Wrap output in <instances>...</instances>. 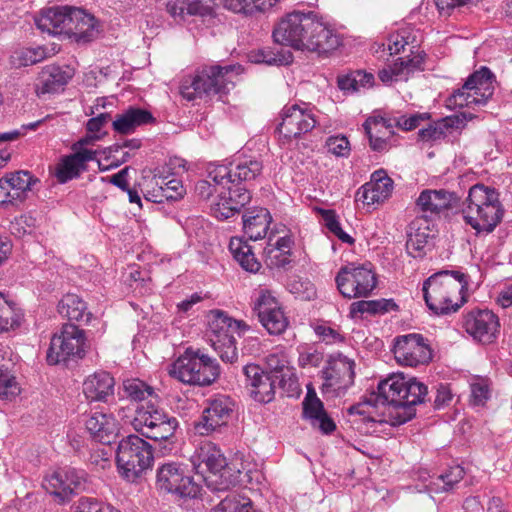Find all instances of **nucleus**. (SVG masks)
I'll use <instances>...</instances> for the list:
<instances>
[{
    "label": "nucleus",
    "mask_w": 512,
    "mask_h": 512,
    "mask_svg": "<svg viewBox=\"0 0 512 512\" xmlns=\"http://www.w3.org/2000/svg\"><path fill=\"white\" fill-rule=\"evenodd\" d=\"M317 121L310 104L286 105L281 111V122L277 129L285 138H297L311 131Z\"/></svg>",
    "instance_id": "nucleus-19"
},
{
    "label": "nucleus",
    "mask_w": 512,
    "mask_h": 512,
    "mask_svg": "<svg viewBox=\"0 0 512 512\" xmlns=\"http://www.w3.org/2000/svg\"><path fill=\"white\" fill-rule=\"evenodd\" d=\"M243 231L251 240L266 236L272 217L266 208H254L243 215Z\"/></svg>",
    "instance_id": "nucleus-35"
},
{
    "label": "nucleus",
    "mask_w": 512,
    "mask_h": 512,
    "mask_svg": "<svg viewBox=\"0 0 512 512\" xmlns=\"http://www.w3.org/2000/svg\"><path fill=\"white\" fill-rule=\"evenodd\" d=\"M200 464L195 467L197 472L203 475L206 486L212 491H226L240 481V474L245 467H231L227 464L226 458L212 443L203 444L198 451Z\"/></svg>",
    "instance_id": "nucleus-8"
},
{
    "label": "nucleus",
    "mask_w": 512,
    "mask_h": 512,
    "mask_svg": "<svg viewBox=\"0 0 512 512\" xmlns=\"http://www.w3.org/2000/svg\"><path fill=\"white\" fill-rule=\"evenodd\" d=\"M20 388L11 371H0V399L11 400L18 395Z\"/></svg>",
    "instance_id": "nucleus-53"
},
{
    "label": "nucleus",
    "mask_w": 512,
    "mask_h": 512,
    "mask_svg": "<svg viewBox=\"0 0 512 512\" xmlns=\"http://www.w3.org/2000/svg\"><path fill=\"white\" fill-rule=\"evenodd\" d=\"M254 310L257 312L259 321L270 334H281L287 328L288 320L270 291L265 289L259 291Z\"/></svg>",
    "instance_id": "nucleus-24"
},
{
    "label": "nucleus",
    "mask_w": 512,
    "mask_h": 512,
    "mask_svg": "<svg viewBox=\"0 0 512 512\" xmlns=\"http://www.w3.org/2000/svg\"><path fill=\"white\" fill-rule=\"evenodd\" d=\"M245 387L253 400L259 403H269L275 397L278 376L264 371L257 364H247L243 367Z\"/></svg>",
    "instance_id": "nucleus-21"
},
{
    "label": "nucleus",
    "mask_w": 512,
    "mask_h": 512,
    "mask_svg": "<svg viewBox=\"0 0 512 512\" xmlns=\"http://www.w3.org/2000/svg\"><path fill=\"white\" fill-rule=\"evenodd\" d=\"M372 150L382 152L387 148L386 134H391L393 123L381 116L369 117L363 124Z\"/></svg>",
    "instance_id": "nucleus-37"
},
{
    "label": "nucleus",
    "mask_w": 512,
    "mask_h": 512,
    "mask_svg": "<svg viewBox=\"0 0 512 512\" xmlns=\"http://www.w3.org/2000/svg\"><path fill=\"white\" fill-rule=\"evenodd\" d=\"M335 281L339 292L349 299L369 296L377 284L375 273L371 268L354 264L342 267Z\"/></svg>",
    "instance_id": "nucleus-17"
},
{
    "label": "nucleus",
    "mask_w": 512,
    "mask_h": 512,
    "mask_svg": "<svg viewBox=\"0 0 512 512\" xmlns=\"http://www.w3.org/2000/svg\"><path fill=\"white\" fill-rule=\"evenodd\" d=\"M32 50L30 48H17L10 56V64L14 68L27 67L32 64Z\"/></svg>",
    "instance_id": "nucleus-63"
},
{
    "label": "nucleus",
    "mask_w": 512,
    "mask_h": 512,
    "mask_svg": "<svg viewBox=\"0 0 512 512\" xmlns=\"http://www.w3.org/2000/svg\"><path fill=\"white\" fill-rule=\"evenodd\" d=\"M393 181L384 170L375 171L371 181L366 183L357 192V197L366 205L383 202L392 192Z\"/></svg>",
    "instance_id": "nucleus-29"
},
{
    "label": "nucleus",
    "mask_w": 512,
    "mask_h": 512,
    "mask_svg": "<svg viewBox=\"0 0 512 512\" xmlns=\"http://www.w3.org/2000/svg\"><path fill=\"white\" fill-rule=\"evenodd\" d=\"M211 512H256L249 498L230 494L215 506Z\"/></svg>",
    "instance_id": "nucleus-50"
},
{
    "label": "nucleus",
    "mask_w": 512,
    "mask_h": 512,
    "mask_svg": "<svg viewBox=\"0 0 512 512\" xmlns=\"http://www.w3.org/2000/svg\"><path fill=\"white\" fill-rule=\"evenodd\" d=\"M166 7L176 22L184 21L186 15L207 16L212 12V9L201 0H170Z\"/></svg>",
    "instance_id": "nucleus-38"
},
{
    "label": "nucleus",
    "mask_w": 512,
    "mask_h": 512,
    "mask_svg": "<svg viewBox=\"0 0 512 512\" xmlns=\"http://www.w3.org/2000/svg\"><path fill=\"white\" fill-rule=\"evenodd\" d=\"M241 71L240 65L204 67L182 82L180 93L188 101L204 96L225 94L234 87Z\"/></svg>",
    "instance_id": "nucleus-5"
},
{
    "label": "nucleus",
    "mask_w": 512,
    "mask_h": 512,
    "mask_svg": "<svg viewBox=\"0 0 512 512\" xmlns=\"http://www.w3.org/2000/svg\"><path fill=\"white\" fill-rule=\"evenodd\" d=\"M462 213L477 233H491L501 222L504 209L494 188L476 184L469 189Z\"/></svg>",
    "instance_id": "nucleus-4"
},
{
    "label": "nucleus",
    "mask_w": 512,
    "mask_h": 512,
    "mask_svg": "<svg viewBox=\"0 0 512 512\" xmlns=\"http://www.w3.org/2000/svg\"><path fill=\"white\" fill-rule=\"evenodd\" d=\"M41 485L59 504H64L75 494L88 490L90 480L84 470L64 467L47 472Z\"/></svg>",
    "instance_id": "nucleus-14"
},
{
    "label": "nucleus",
    "mask_w": 512,
    "mask_h": 512,
    "mask_svg": "<svg viewBox=\"0 0 512 512\" xmlns=\"http://www.w3.org/2000/svg\"><path fill=\"white\" fill-rule=\"evenodd\" d=\"M131 424L135 431L154 441H169L179 426L178 420L161 408L156 400H148L138 406Z\"/></svg>",
    "instance_id": "nucleus-10"
},
{
    "label": "nucleus",
    "mask_w": 512,
    "mask_h": 512,
    "mask_svg": "<svg viewBox=\"0 0 512 512\" xmlns=\"http://www.w3.org/2000/svg\"><path fill=\"white\" fill-rule=\"evenodd\" d=\"M116 461L121 476L129 482H135L150 468L153 461L152 448L139 436L128 435L118 444Z\"/></svg>",
    "instance_id": "nucleus-11"
},
{
    "label": "nucleus",
    "mask_w": 512,
    "mask_h": 512,
    "mask_svg": "<svg viewBox=\"0 0 512 512\" xmlns=\"http://www.w3.org/2000/svg\"><path fill=\"white\" fill-rule=\"evenodd\" d=\"M458 201L459 198L454 192L445 189H426L420 193L416 205L423 213L420 217H425L429 221L439 217L441 212L456 206Z\"/></svg>",
    "instance_id": "nucleus-25"
},
{
    "label": "nucleus",
    "mask_w": 512,
    "mask_h": 512,
    "mask_svg": "<svg viewBox=\"0 0 512 512\" xmlns=\"http://www.w3.org/2000/svg\"><path fill=\"white\" fill-rule=\"evenodd\" d=\"M323 360V354L317 350L307 349L299 354L298 364L302 368L318 367Z\"/></svg>",
    "instance_id": "nucleus-62"
},
{
    "label": "nucleus",
    "mask_w": 512,
    "mask_h": 512,
    "mask_svg": "<svg viewBox=\"0 0 512 512\" xmlns=\"http://www.w3.org/2000/svg\"><path fill=\"white\" fill-rule=\"evenodd\" d=\"M23 314L17 310L15 304L0 293V332L18 327Z\"/></svg>",
    "instance_id": "nucleus-46"
},
{
    "label": "nucleus",
    "mask_w": 512,
    "mask_h": 512,
    "mask_svg": "<svg viewBox=\"0 0 512 512\" xmlns=\"http://www.w3.org/2000/svg\"><path fill=\"white\" fill-rule=\"evenodd\" d=\"M68 76L57 66H47L40 75L42 83L41 90L38 93H53L59 90L67 83Z\"/></svg>",
    "instance_id": "nucleus-45"
},
{
    "label": "nucleus",
    "mask_w": 512,
    "mask_h": 512,
    "mask_svg": "<svg viewBox=\"0 0 512 512\" xmlns=\"http://www.w3.org/2000/svg\"><path fill=\"white\" fill-rule=\"evenodd\" d=\"M151 184L157 186V191L163 194L164 201H175L183 196L184 187L176 178L168 180L166 176L154 175Z\"/></svg>",
    "instance_id": "nucleus-47"
},
{
    "label": "nucleus",
    "mask_w": 512,
    "mask_h": 512,
    "mask_svg": "<svg viewBox=\"0 0 512 512\" xmlns=\"http://www.w3.org/2000/svg\"><path fill=\"white\" fill-rule=\"evenodd\" d=\"M303 414L314 427H318L323 433L328 434L335 430V423L325 412L321 400L311 390H308L303 401Z\"/></svg>",
    "instance_id": "nucleus-32"
},
{
    "label": "nucleus",
    "mask_w": 512,
    "mask_h": 512,
    "mask_svg": "<svg viewBox=\"0 0 512 512\" xmlns=\"http://www.w3.org/2000/svg\"><path fill=\"white\" fill-rule=\"evenodd\" d=\"M126 396L133 401L157 400L154 389L139 379H128L123 382Z\"/></svg>",
    "instance_id": "nucleus-48"
},
{
    "label": "nucleus",
    "mask_w": 512,
    "mask_h": 512,
    "mask_svg": "<svg viewBox=\"0 0 512 512\" xmlns=\"http://www.w3.org/2000/svg\"><path fill=\"white\" fill-rule=\"evenodd\" d=\"M233 408L234 403L228 396L218 395L209 400L201 419L195 424V430L200 435H209L217 431L228 423Z\"/></svg>",
    "instance_id": "nucleus-22"
},
{
    "label": "nucleus",
    "mask_w": 512,
    "mask_h": 512,
    "mask_svg": "<svg viewBox=\"0 0 512 512\" xmlns=\"http://www.w3.org/2000/svg\"><path fill=\"white\" fill-rule=\"evenodd\" d=\"M31 220L32 217L26 214L15 218V220L10 223L11 233L18 238L30 235L32 227Z\"/></svg>",
    "instance_id": "nucleus-60"
},
{
    "label": "nucleus",
    "mask_w": 512,
    "mask_h": 512,
    "mask_svg": "<svg viewBox=\"0 0 512 512\" xmlns=\"http://www.w3.org/2000/svg\"><path fill=\"white\" fill-rule=\"evenodd\" d=\"M154 121L153 115L145 109L129 107L123 113L118 114L112 122L113 129L120 134H130L139 126Z\"/></svg>",
    "instance_id": "nucleus-34"
},
{
    "label": "nucleus",
    "mask_w": 512,
    "mask_h": 512,
    "mask_svg": "<svg viewBox=\"0 0 512 512\" xmlns=\"http://www.w3.org/2000/svg\"><path fill=\"white\" fill-rule=\"evenodd\" d=\"M142 146V142L140 139L133 138L129 140H125L123 143H115L104 150V155L106 160H111V162H115L116 159H119L118 153L123 149H131L138 150Z\"/></svg>",
    "instance_id": "nucleus-55"
},
{
    "label": "nucleus",
    "mask_w": 512,
    "mask_h": 512,
    "mask_svg": "<svg viewBox=\"0 0 512 512\" xmlns=\"http://www.w3.org/2000/svg\"><path fill=\"white\" fill-rule=\"evenodd\" d=\"M393 353L398 363L416 367L427 364L432 358L430 346L421 334H407L395 339Z\"/></svg>",
    "instance_id": "nucleus-20"
},
{
    "label": "nucleus",
    "mask_w": 512,
    "mask_h": 512,
    "mask_svg": "<svg viewBox=\"0 0 512 512\" xmlns=\"http://www.w3.org/2000/svg\"><path fill=\"white\" fill-rule=\"evenodd\" d=\"M468 276L460 271L442 270L427 278L422 286L429 310L436 315L457 312L466 302Z\"/></svg>",
    "instance_id": "nucleus-3"
},
{
    "label": "nucleus",
    "mask_w": 512,
    "mask_h": 512,
    "mask_svg": "<svg viewBox=\"0 0 512 512\" xmlns=\"http://www.w3.org/2000/svg\"><path fill=\"white\" fill-rule=\"evenodd\" d=\"M3 178L9 181V189L17 205L21 204L27 198V194L31 190L32 174L29 171L21 170Z\"/></svg>",
    "instance_id": "nucleus-43"
},
{
    "label": "nucleus",
    "mask_w": 512,
    "mask_h": 512,
    "mask_svg": "<svg viewBox=\"0 0 512 512\" xmlns=\"http://www.w3.org/2000/svg\"><path fill=\"white\" fill-rule=\"evenodd\" d=\"M169 375L189 385L208 386L220 375L215 359L200 349L187 348L169 367Z\"/></svg>",
    "instance_id": "nucleus-7"
},
{
    "label": "nucleus",
    "mask_w": 512,
    "mask_h": 512,
    "mask_svg": "<svg viewBox=\"0 0 512 512\" xmlns=\"http://www.w3.org/2000/svg\"><path fill=\"white\" fill-rule=\"evenodd\" d=\"M464 469L457 465L450 467L445 473L438 476L437 481L441 482L442 485L438 483H433L436 488H430L431 491L439 492V491H449L453 489L454 485L460 482L464 477Z\"/></svg>",
    "instance_id": "nucleus-51"
},
{
    "label": "nucleus",
    "mask_w": 512,
    "mask_h": 512,
    "mask_svg": "<svg viewBox=\"0 0 512 512\" xmlns=\"http://www.w3.org/2000/svg\"><path fill=\"white\" fill-rule=\"evenodd\" d=\"M85 332L72 323L63 324L55 333L46 352L49 365L65 364L83 359L86 355Z\"/></svg>",
    "instance_id": "nucleus-12"
},
{
    "label": "nucleus",
    "mask_w": 512,
    "mask_h": 512,
    "mask_svg": "<svg viewBox=\"0 0 512 512\" xmlns=\"http://www.w3.org/2000/svg\"><path fill=\"white\" fill-rule=\"evenodd\" d=\"M220 190L209 176L206 180H199L195 185V193L202 199H210L214 192L218 195Z\"/></svg>",
    "instance_id": "nucleus-64"
},
{
    "label": "nucleus",
    "mask_w": 512,
    "mask_h": 512,
    "mask_svg": "<svg viewBox=\"0 0 512 512\" xmlns=\"http://www.w3.org/2000/svg\"><path fill=\"white\" fill-rule=\"evenodd\" d=\"M242 323L233 320L224 312L211 311L206 336L219 357L228 363L238 358L235 334H240Z\"/></svg>",
    "instance_id": "nucleus-13"
},
{
    "label": "nucleus",
    "mask_w": 512,
    "mask_h": 512,
    "mask_svg": "<svg viewBox=\"0 0 512 512\" xmlns=\"http://www.w3.org/2000/svg\"><path fill=\"white\" fill-rule=\"evenodd\" d=\"M96 151L91 149H81L74 153L64 156L57 164L55 176L59 183H66L81 175L86 171L87 164L95 160Z\"/></svg>",
    "instance_id": "nucleus-27"
},
{
    "label": "nucleus",
    "mask_w": 512,
    "mask_h": 512,
    "mask_svg": "<svg viewBox=\"0 0 512 512\" xmlns=\"http://www.w3.org/2000/svg\"><path fill=\"white\" fill-rule=\"evenodd\" d=\"M292 60V54L290 52L286 54L273 53L270 50H262L256 59L257 62L265 63L268 65H286Z\"/></svg>",
    "instance_id": "nucleus-59"
},
{
    "label": "nucleus",
    "mask_w": 512,
    "mask_h": 512,
    "mask_svg": "<svg viewBox=\"0 0 512 512\" xmlns=\"http://www.w3.org/2000/svg\"><path fill=\"white\" fill-rule=\"evenodd\" d=\"M74 512H119L114 510L108 505L98 501L95 498L81 497L76 506Z\"/></svg>",
    "instance_id": "nucleus-54"
},
{
    "label": "nucleus",
    "mask_w": 512,
    "mask_h": 512,
    "mask_svg": "<svg viewBox=\"0 0 512 512\" xmlns=\"http://www.w3.org/2000/svg\"><path fill=\"white\" fill-rule=\"evenodd\" d=\"M209 177L221 190L211 203L212 214L220 220L228 219L238 213L251 199L249 191L232 179V169L226 165H217L209 170Z\"/></svg>",
    "instance_id": "nucleus-6"
},
{
    "label": "nucleus",
    "mask_w": 512,
    "mask_h": 512,
    "mask_svg": "<svg viewBox=\"0 0 512 512\" xmlns=\"http://www.w3.org/2000/svg\"><path fill=\"white\" fill-rule=\"evenodd\" d=\"M232 169V179L236 181H251L254 180L262 171V163L258 160L244 159L237 162Z\"/></svg>",
    "instance_id": "nucleus-49"
},
{
    "label": "nucleus",
    "mask_w": 512,
    "mask_h": 512,
    "mask_svg": "<svg viewBox=\"0 0 512 512\" xmlns=\"http://www.w3.org/2000/svg\"><path fill=\"white\" fill-rule=\"evenodd\" d=\"M72 7H50L41 11L35 19L38 29L53 35H66Z\"/></svg>",
    "instance_id": "nucleus-30"
},
{
    "label": "nucleus",
    "mask_w": 512,
    "mask_h": 512,
    "mask_svg": "<svg viewBox=\"0 0 512 512\" xmlns=\"http://www.w3.org/2000/svg\"><path fill=\"white\" fill-rule=\"evenodd\" d=\"M463 328L474 339L490 343L499 332L498 317L488 309H472L463 315Z\"/></svg>",
    "instance_id": "nucleus-23"
},
{
    "label": "nucleus",
    "mask_w": 512,
    "mask_h": 512,
    "mask_svg": "<svg viewBox=\"0 0 512 512\" xmlns=\"http://www.w3.org/2000/svg\"><path fill=\"white\" fill-rule=\"evenodd\" d=\"M427 394V386L416 378L393 374L380 381L377 392L370 393L362 402L351 406L348 412L351 415L366 416L365 419L369 421H376L371 410L381 404L386 406L384 413L388 419L385 422L399 426L415 416V406L423 403Z\"/></svg>",
    "instance_id": "nucleus-1"
},
{
    "label": "nucleus",
    "mask_w": 512,
    "mask_h": 512,
    "mask_svg": "<svg viewBox=\"0 0 512 512\" xmlns=\"http://www.w3.org/2000/svg\"><path fill=\"white\" fill-rule=\"evenodd\" d=\"M328 151L339 157H346L350 152V144L345 136H331L326 141Z\"/></svg>",
    "instance_id": "nucleus-57"
},
{
    "label": "nucleus",
    "mask_w": 512,
    "mask_h": 512,
    "mask_svg": "<svg viewBox=\"0 0 512 512\" xmlns=\"http://www.w3.org/2000/svg\"><path fill=\"white\" fill-rule=\"evenodd\" d=\"M322 217L327 229L336 237H338L339 240L347 244L354 243V239L341 228V225L334 211L324 210L322 211Z\"/></svg>",
    "instance_id": "nucleus-52"
},
{
    "label": "nucleus",
    "mask_w": 512,
    "mask_h": 512,
    "mask_svg": "<svg viewBox=\"0 0 512 512\" xmlns=\"http://www.w3.org/2000/svg\"><path fill=\"white\" fill-rule=\"evenodd\" d=\"M355 363L341 354L330 356L321 371L323 394L337 396L345 392L354 383Z\"/></svg>",
    "instance_id": "nucleus-18"
},
{
    "label": "nucleus",
    "mask_w": 512,
    "mask_h": 512,
    "mask_svg": "<svg viewBox=\"0 0 512 512\" xmlns=\"http://www.w3.org/2000/svg\"><path fill=\"white\" fill-rule=\"evenodd\" d=\"M430 237L429 221L425 217H416L408 226L406 249L413 257L422 255Z\"/></svg>",
    "instance_id": "nucleus-36"
},
{
    "label": "nucleus",
    "mask_w": 512,
    "mask_h": 512,
    "mask_svg": "<svg viewBox=\"0 0 512 512\" xmlns=\"http://www.w3.org/2000/svg\"><path fill=\"white\" fill-rule=\"evenodd\" d=\"M490 397L489 385L483 379H477L471 384V403L483 406Z\"/></svg>",
    "instance_id": "nucleus-56"
},
{
    "label": "nucleus",
    "mask_w": 512,
    "mask_h": 512,
    "mask_svg": "<svg viewBox=\"0 0 512 512\" xmlns=\"http://www.w3.org/2000/svg\"><path fill=\"white\" fill-rule=\"evenodd\" d=\"M463 127V119L459 116H449L430 124L426 128L420 129L418 136L424 142L436 141L445 138L452 129H461Z\"/></svg>",
    "instance_id": "nucleus-40"
},
{
    "label": "nucleus",
    "mask_w": 512,
    "mask_h": 512,
    "mask_svg": "<svg viewBox=\"0 0 512 512\" xmlns=\"http://www.w3.org/2000/svg\"><path fill=\"white\" fill-rule=\"evenodd\" d=\"M265 263L270 268L284 267L290 262V255L280 250L266 247L264 249Z\"/></svg>",
    "instance_id": "nucleus-58"
},
{
    "label": "nucleus",
    "mask_w": 512,
    "mask_h": 512,
    "mask_svg": "<svg viewBox=\"0 0 512 512\" xmlns=\"http://www.w3.org/2000/svg\"><path fill=\"white\" fill-rule=\"evenodd\" d=\"M406 46H409L410 49H416L418 47L416 37L408 28L391 33L387 38V44H376L374 53L379 59L388 60V58L384 57L385 55L392 56L399 54L405 50Z\"/></svg>",
    "instance_id": "nucleus-33"
},
{
    "label": "nucleus",
    "mask_w": 512,
    "mask_h": 512,
    "mask_svg": "<svg viewBox=\"0 0 512 512\" xmlns=\"http://www.w3.org/2000/svg\"><path fill=\"white\" fill-rule=\"evenodd\" d=\"M58 312L70 321L88 323L91 313L87 312L86 303L76 294L68 293L58 304Z\"/></svg>",
    "instance_id": "nucleus-39"
},
{
    "label": "nucleus",
    "mask_w": 512,
    "mask_h": 512,
    "mask_svg": "<svg viewBox=\"0 0 512 512\" xmlns=\"http://www.w3.org/2000/svg\"><path fill=\"white\" fill-rule=\"evenodd\" d=\"M272 36L281 45L318 54L333 51L340 45L339 36L313 11L287 14L275 26Z\"/></svg>",
    "instance_id": "nucleus-2"
},
{
    "label": "nucleus",
    "mask_w": 512,
    "mask_h": 512,
    "mask_svg": "<svg viewBox=\"0 0 512 512\" xmlns=\"http://www.w3.org/2000/svg\"><path fill=\"white\" fill-rule=\"evenodd\" d=\"M229 250L235 260L246 271L255 273L261 268V263L256 259L252 247L242 238H231Z\"/></svg>",
    "instance_id": "nucleus-41"
},
{
    "label": "nucleus",
    "mask_w": 512,
    "mask_h": 512,
    "mask_svg": "<svg viewBox=\"0 0 512 512\" xmlns=\"http://www.w3.org/2000/svg\"><path fill=\"white\" fill-rule=\"evenodd\" d=\"M156 488L179 498H196L201 486L186 473L185 466L178 462L163 463L157 468Z\"/></svg>",
    "instance_id": "nucleus-16"
},
{
    "label": "nucleus",
    "mask_w": 512,
    "mask_h": 512,
    "mask_svg": "<svg viewBox=\"0 0 512 512\" xmlns=\"http://www.w3.org/2000/svg\"><path fill=\"white\" fill-rule=\"evenodd\" d=\"M396 308L397 305L392 299L361 300L351 304L350 315L354 318L364 313L370 315L384 314Z\"/></svg>",
    "instance_id": "nucleus-42"
},
{
    "label": "nucleus",
    "mask_w": 512,
    "mask_h": 512,
    "mask_svg": "<svg viewBox=\"0 0 512 512\" xmlns=\"http://www.w3.org/2000/svg\"><path fill=\"white\" fill-rule=\"evenodd\" d=\"M66 36L77 43L85 44L94 40L99 34V27L95 17L84 10L73 8L70 12V20Z\"/></svg>",
    "instance_id": "nucleus-26"
},
{
    "label": "nucleus",
    "mask_w": 512,
    "mask_h": 512,
    "mask_svg": "<svg viewBox=\"0 0 512 512\" xmlns=\"http://www.w3.org/2000/svg\"><path fill=\"white\" fill-rule=\"evenodd\" d=\"M114 378L105 371L95 372L83 383V393L90 401L107 402L114 394Z\"/></svg>",
    "instance_id": "nucleus-31"
},
{
    "label": "nucleus",
    "mask_w": 512,
    "mask_h": 512,
    "mask_svg": "<svg viewBox=\"0 0 512 512\" xmlns=\"http://www.w3.org/2000/svg\"><path fill=\"white\" fill-rule=\"evenodd\" d=\"M410 54L406 57H400L395 61L397 67V74H400V78L407 80L411 74L415 71L423 70L425 53L420 50L419 47L416 49H409Z\"/></svg>",
    "instance_id": "nucleus-44"
},
{
    "label": "nucleus",
    "mask_w": 512,
    "mask_h": 512,
    "mask_svg": "<svg viewBox=\"0 0 512 512\" xmlns=\"http://www.w3.org/2000/svg\"><path fill=\"white\" fill-rule=\"evenodd\" d=\"M131 424L135 431L154 441H169L179 426L178 420L161 408L156 400H148L138 406Z\"/></svg>",
    "instance_id": "nucleus-9"
},
{
    "label": "nucleus",
    "mask_w": 512,
    "mask_h": 512,
    "mask_svg": "<svg viewBox=\"0 0 512 512\" xmlns=\"http://www.w3.org/2000/svg\"><path fill=\"white\" fill-rule=\"evenodd\" d=\"M90 436L97 442L109 445L119 434V423L111 413L94 412L85 421Z\"/></svg>",
    "instance_id": "nucleus-28"
},
{
    "label": "nucleus",
    "mask_w": 512,
    "mask_h": 512,
    "mask_svg": "<svg viewBox=\"0 0 512 512\" xmlns=\"http://www.w3.org/2000/svg\"><path fill=\"white\" fill-rule=\"evenodd\" d=\"M426 119H428L427 113H417L409 116L403 115L395 119V123L393 125H396L397 127L405 131H410L417 128L420 122Z\"/></svg>",
    "instance_id": "nucleus-61"
},
{
    "label": "nucleus",
    "mask_w": 512,
    "mask_h": 512,
    "mask_svg": "<svg viewBox=\"0 0 512 512\" xmlns=\"http://www.w3.org/2000/svg\"><path fill=\"white\" fill-rule=\"evenodd\" d=\"M495 77L487 67H482L468 77L462 88L448 98L450 107L483 106L494 94Z\"/></svg>",
    "instance_id": "nucleus-15"
}]
</instances>
